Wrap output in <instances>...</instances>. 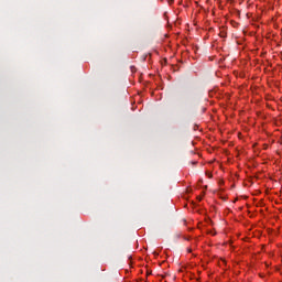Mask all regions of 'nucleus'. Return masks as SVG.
<instances>
[{
  "mask_svg": "<svg viewBox=\"0 0 282 282\" xmlns=\"http://www.w3.org/2000/svg\"><path fill=\"white\" fill-rule=\"evenodd\" d=\"M197 199H199V202H202V197H199V198H197Z\"/></svg>",
  "mask_w": 282,
  "mask_h": 282,
  "instance_id": "obj_1",
  "label": "nucleus"
}]
</instances>
